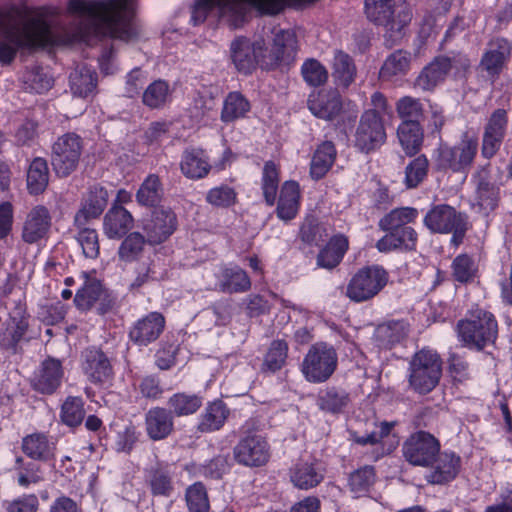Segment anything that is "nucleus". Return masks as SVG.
<instances>
[{
    "label": "nucleus",
    "instance_id": "nucleus-1",
    "mask_svg": "<svg viewBox=\"0 0 512 512\" xmlns=\"http://www.w3.org/2000/svg\"><path fill=\"white\" fill-rule=\"evenodd\" d=\"M69 10L87 18L95 35L126 42L138 35L134 0H70Z\"/></svg>",
    "mask_w": 512,
    "mask_h": 512
},
{
    "label": "nucleus",
    "instance_id": "nucleus-2",
    "mask_svg": "<svg viewBox=\"0 0 512 512\" xmlns=\"http://www.w3.org/2000/svg\"><path fill=\"white\" fill-rule=\"evenodd\" d=\"M0 62L10 64L19 49L44 47L52 41L49 23L37 13L17 25L12 15L0 16Z\"/></svg>",
    "mask_w": 512,
    "mask_h": 512
},
{
    "label": "nucleus",
    "instance_id": "nucleus-3",
    "mask_svg": "<svg viewBox=\"0 0 512 512\" xmlns=\"http://www.w3.org/2000/svg\"><path fill=\"white\" fill-rule=\"evenodd\" d=\"M291 6L290 0H195L191 11L193 25L203 23L209 12L216 9L219 17L231 27L238 28L245 21L249 7L261 14L276 15Z\"/></svg>",
    "mask_w": 512,
    "mask_h": 512
},
{
    "label": "nucleus",
    "instance_id": "nucleus-4",
    "mask_svg": "<svg viewBox=\"0 0 512 512\" xmlns=\"http://www.w3.org/2000/svg\"><path fill=\"white\" fill-rule=\"evenodd\" d=\"M418 216L419 211L414 207H399L385 214L378 222L379 228L386 232L376 243L378 251L415 250L418 234L409 224L414 223Z\"/></svg>",
    "mask_w": 512,
    "mask_h": 512
},
{
    "label": "nucleus",
    "instance_id": "nucleus-5",
    "mask_svg": "<svg viewBox=\"0 0 512 512\" xmlns=\"http://www.w3.org/2000/svg\"><path fill=\"white\" fill-rule=\"evenodd\" d=\"M457 330L467 346L482 350L497 339L498 324L491 312L475 308L469 311L466 319L458 322Z\"/></svg>",
    "mask_w": 512,
    "mask_h": 512
},
{
    "label": "nucleus",
    "instance_id": "nucleus-6",
    "mask_svg": "<svg viewBox=\"0 0 512 512\" xmlns=\"http://www.w3.org/2000/svg\"><path fill=\"white\" fill-rule=\"evenodd\" d=\"M442 376V360L429 349L416 352L409 362V387L418 394H428L436 388Z\"/></svg>",
    "mask_w": 512,
    "mask_h": 512
},
{
    "label": "nucleus",
    "instance_id": "nucleus-7",
    "mask_svg": "<svg viewBox=\"0 0 512 512\" xmlns=\"http://www.w3.org/2000/svg\"><path fill=\"white\" fill-rule=\"evenodd\" d=\"M423 224L431 233L452 234L451 242L455 246L463 242L471 226L466 213L448 204L432 206L425 214Z\"/></svg>",
    "mask_w": 512,
    "mask_h": 512
},
{
    "label": "nucleus",
    "instance_id": "nucleus-8",
    "mask_svg": "<svg viewBox=\"0 0 512 512\" xmlns=\"http://www.w3.org/2000/svg\"><path fill=\"white\" fill-rule=\"evenodd\" d=\"M241 431L242 436L233 448L235 461L250 468L264 466L271 456L267 439L255 431L253 420L245 422Z\"/></svg>",
    "mask_w": 512,
    "mask_h": 512
},
{
    "label": "nucleus",
    "instance_id": "nucleus-9",
    "mask_svg": "<svg viewBox=\"0 0 512 512\" xmlns=\"http://www.w3.org/2000/svg\"><path fill=\"white\" fill-rule=\"evenodd\" d=\"M388 281L389 274L382 266H365L351 277L345 295L352 302H366L376 297L385 288Z\"/></svg>",
    "mask_w": 512,
    "mask_h": 512
},
{
    "label": "nucleus",
    "instance_id": "nucleus-10",
    "mask_svg": "<svg viewBox=\"0 0 512 512\" xmlns=\"http://www.w3.org/2000/svg\"><path fill=\"white\" fill-rule=\"evenodd\" d=\"M338 355L335 348L326 342L313 344L301 364V372L310 383L326 382L335 372Z\"/></svg>",
    "mask_w": 512,
    "mask_h": 512
},
{
    "label": "nucleus",
    "instance_id": "nucleus-11",
    "mask_svg": "<svg viewBox=\"0 0 512 512\" xmlns=\"http://www.w3.org/2000/svg\"><path fill=\"white\" fill-rule=\"evenodd\" d=\"M83 150V141L76 133H66L57 138L52 145L51 164L59 177H67L79 164Z\"/></svg>",
    "mask_w": 512,
    "mask_h": 512
},
{
    "label": "nucleus",
    "instance_id": "nucleus-12",
    "mask_svg": "<svg viewBox=\"0 0 512 512\" xmlns=\"http://www.w3.org/2000/svg\"><path fill=\"white\" fill-rule=\"evenodd\" d=\"M477 151V138L465 134L455 146H439L437 149L436 167L438 170L465 171L472 164Z\"/></svg>",
    "mask_w": 512,
    "mask_h": 512
},
{
    "label": "nucleus",
    "instance_id": "nucleus-13",
    "mask_svg": "<svg viewBox=\"0 0 512 512\" xmlns=\"http://www.w3.org/2000/svg\"><path fill=\"white\" fill-rule=\"evenodd\" d=\"M81 369L91 384L104 389L113 386L115 373L111 359L100 348L89 347L82 351Z\"/></svg>",
    "mask_w": 512,
    "mask_h": 512
},
{
    "label": "nucleus",
    "instance_id": "nucleus-14",
    "mask_svg": "<svg viewBox=\"0 0 512 512\" xmlns=\"http://www.w3.org/2000/svg\"><path fill=\"white\" fill-rule=\"evenodd\" d=\"M386 141V131L382 117L375 111H365L359 120L354 134V145L363 153L379 149Z\"/></svg>",
    "mask_w": 512,
    "mask_h": 512
},
{
    "label": "nucleus",
    "instance_id": "nucleus-15",
    "mask_svg": "<svg viewBox=\"0 0 512 512\" xmlns=\"http://www.w3.org/2000/svg\"><path fill=\"white\" fill-rule=\"evenodd\" d=\"M439 440L429 432L418 431L403 443L405 459L414 466L428 467L440 452Z\"/></svg>",
    "mask_w": 512,
    "mask_h": 512
},
{
    "label": "nucleus",
    "instance_id": "nucleus-16",
    "mask_svg": "<svg viewBox=\"0 0 512 512\" xmlns=\"http://www.w3.org/2000/svg\"><path fill=\"white\" fill-rule=\"evenodd\" d=\"M265 42L258 40L251 42L247 38L239 37L230 46L231 59L238 72L251 74L258 64L262 66Z\"/></svg>",
    "mask_w": 512,
    "mask_h": 512
},
{
    "label": "nucleus",
    "instance_id": "nucleus-17",
    "mask_svg": "<svg viewBox=\"0 0 512 512\" xmlns=\"http://www.w3.org/2000/svg\"><path fill=\"white\" fill-rule=\"evenodd\" d=\"M177 216L170 208H156L143 223V231L150 245L165 242L177 229Z\"/></svg>",
    "mask_w": 512,
    "mask_h": 512
},
{
    "label": "nucleus",
    "instance_id": "nucleus-18",
    "mask_svg": "<svg viewBox=\"0 0 512 512\" xmlns=\"http://www.w3.org/2000/svg\"><path fill=\"white\" fill-rule=\"evenodd\" d=\"M297 38L292 30H279L275 33L270 52L263 57L262 67L274 69L280 65H290L297 54Z\"/></svg>",
    "mask_w": 512,
    "mask_h": 512
},
{
    "label": "nucleus",
    "instance_id": "nucleus-19",
    "mask_svg": "<svg viewBox=\"0 0 512 512\" xmlns=\"http://www.w3.org/2000/svg\"><path fill=\"white\" fill-rule=\"evenodd\" d=\"M511 54L510 41L504 37H494L487 42L479 67L490 77L497 78L505 68Z\"/></svg>",
    "mask_w": 512,
    "mask_h": 512
},
{
    "label": "nucleus",
    "instance_id": "nucleus-20",
    "mask_svg": "<svg viewBox=\"0 0 512 512\" xmlns=\"http://www.w3.org/2000/svg\"><path fill=\"white\" fill-rule=\"evenodd\" d=\"M508 125V117L505 109H496L488 118L484 127L481 153L483 157L490 159L500 149L504 140Z\"/></svg>",
    "mask_w": 512,
    "mask_h": 512
},
{
    "label": "nucleus",
    "instance_id": "nucleus-21",
    "mask_svg": "<svg viewBox=\"0 0 512 512\" xmlns=\"http://www.w3.org/2000/svg\"><path fill=\"white\" fill-rule=\"evenodd\" d=\"M63 376L64 370L61 361L48 357L34 372L31 386L41 394L51 395L60 387Z\"/></svg>",
    "mask_w": 512,
    "mask_h": 512
},
{
    "label": "nucleus",
    "instance_id": "nucleus-22",
    "mask_svg": "<svg viewBox=\"0 0 512 512\" xmlns=\"http://www.w3.org/2000/svg\"><path fill=\"white\" fill-rule=\"evenodd\" d=\"M307 105L311 113L323 120L335 119L342 110V100L336 89H323L309 95Z\"/></svg>",
    "mask_w": 512,
    "mask_h": 512
},
{
    "label": "nucleus",
    "instance_id": "nucleus-23",
    "mask_svg": "<svg viewBox=\"0 0 512 512\" xmlns=\"http://www.w3.org/2000/svg\"><path fill=\"white\" fill-rule=\"evenodd\" d=\"M97 302H99V307L97 308L99 314H105L114 305L113 300L103 289L99 281L87 279L83 287L77 291L74 303L81 310H89Z\"/></svg>",
    "mask_w": 512,
    "mask_h": 512
},
{
    "label": "nucleus",
    "instance_id": "nucleus-24",
    "mask_svg": "<svg viewBox=\"0 0 512 512\" xmlns=\"http://www.w3.org/2000/svg\"><path fill=\"white\" fill-rule=\"evenodd\" d=\"M426 475L428 483L443 485L456 478L461 467V458L454 452H439L430 464Z\"/></svg>",
    "mask_w": 512,
    "mask_h": 512
},
{
    "label": "nucleus",
    "instance_id": "nucleus-25",
    "mask_svg": "<svg viewBox=\"0 0 512 512\" xmlns=\"http://www.w3.org/2000/svg\"><path fill=\"white\" fill-rule=\"evenodd\" d=\"M108 203V192L100 186L94 185L89 188L82 198L81 207L74 216V225H82L92 219L98 218Z\"/></svg>",
    "mask_w": 512,
    "mask_h": 512
},
{
    "label": "nucleus",
    "instance_id": "nucleus-26",
    "mask_svg": "<svg viewBox=\"0 0 512 512\" xmlns=\"http://www.w3.org/2000/svg\"><path fill=\"white\" fill-rule=\"evenodd\" d=\"M164 327V316L159 312H151L133 325L129 337L137 345L146 346L158 339Z\"/></svg>",
    "mask_w": 512,
    "mask_h": 512
},
{
    "label": "nucleus",
    "instance_id": "nucleus-27",
    "mask_svg": "<svg viewBox=\"0 0 512 512\" xmlns=\"http://www.w3.org/2000/svg\"><path fill=\"white\" fill-rule=\"evenodd\" d=\"M51 227L49 210L42 205L33 207L28 213L22 229V239L34 244L46 237Z\"/></svg>",
    "mask_w": 512,
    "mask_h": 512
},
{
    "label": "nucleus",
    "instance_id": "nucleus-28",
    "mask_svg": "<svg viewBox=\"0 0 512 512\" xmlns=\"http://www.w3.org/2000/svg\"><path fill=\"white\" fill-rule=\"evenodd\" d=\"M490 165L479 167L473 178L476 184V201L481 211L488 214L498 203L499 189L490 181Z\"/></svg>",
    "mask_w": 512,
    "mask_h": 512
},
{
    "label": "nucleus",
    "instance_id": "nucleus-29",
    "mask_svg": "<svg viewBox=\"0 0 512 512\" xmlns=\"http://www.w3.org/2000/svg\"><path fill=\"white\" fill-rule=\"evenodd\" d=\"M174 429L172 412L163 407H153L145 414V430L153 441L166 439Z\"/></svg>",
    "mask_w": 512,
    "mask_h": 512
},
{
    "label": "nucleus",
    "instance_id": "nucleus-30",
    "mask_svg": "<svg viewBox=\"0 0 512 512\" xmlns=\"http://www.w3.org/2000/svg\"><path fill=\"white\" fill-rule=\"evenodd\" d=\"M131 213L118 204H113L103 219V231L109 239H121L133 227Z\"/></svg>",
    "mask_w": 512,
    "mask_h": 512
},
{
    "label": "nucleus",
    "instance_id": "nucleus-31",
    "mask_svg": "<svg viewBox=\"0 0 512 512\" xmlns=\"http://www.w3.org/2000/svg\"><path fill=\"white\" fill-rule=\"evenodd\" d=\"M300 187L296 181H286L282 184L276 207V215L282 221L294 219L300 208Z\"/></svg>",
    "mask_w": 512,
    "mask_h": 512
},
{
    "label": "nucleus",
    "instance_id": "nucleus-32",
    "mask_svg": "<svg viewBox=\"0 0 512 512\" xmlns=\"http://www.w3.org/2000/svg\"><path fill=\"white\" fill-rule=\"evenodd\" d=\"M180 169L182 174L192 180L206 177L211 165L206 152L201 148H187L184 150Z\"/></svg>",
    "mask_w": 512,
    "mask_h": 512
},
{
    "label": "nucleus",
    "instance_id": "nucleus-33",
    "mask_svg": "<svg viewBox=\"0 0 512 512\" xmlns=\"http://www.w3.org/2000/svg\"><path fill=\"white\" fill-rule=\"evenodd\" d=\"M23 453L35 460L48 462L55 458L56 445L43 433H33L22 439Z\"/></svg>",
    "mask_w": 512,
    "mask_h": 512
},
{
    "label": "nucleus",
    "instance_id": "nucleus-34",
    "mask_svg": "<svg viewBox=\"0 0 512 512\" xmlns=\"http://www.w3.org/2000/svg\"><path fill=\"white\" fill-rule=\"evenodd\" d=\"M448 58L446 56L435 57L426 65L415 79V87L422 91H432L443 82L448 72Z\"/></svg>",
    "mask_w": 512,
    "mask_h": 512
},
{
    "label": "nucleus",
    "instance_id": "nucleus-35",
    "mask_svg": "<svg viewBox=\"0 0 512 512\" xmlns=\"http://www.w3.org/2000/svg\"><path fill=\"white\" fill-rule=\"evenodd\" d=\"M290 479L298 489L308 490L322 482L324 471L317 462H299L291 468Z\"/></svg>",
    "mask_w": 512,
    "mask_h": 512
},
{
    "label": "nucleus",
    "instance_id": "nucleus-36",
    "mask_svg": "<svg viewBox=\"0 0 512 512\" xmlns=\"http://www.w3.org/2000/svg\"><path fill=\"white\" fill-rule=\"evenodd\" d=\"M412 55L409 51L398 49L390 53L384 60L380 70L381 81H393L402 77L410 70Z\"/></svg>",
    "mask_w": 512,
    "mask_h": 512
},
{
    "label": "nucleus",
    "instance_id": "nucleus-37",
    "mask_svg": "<svg viewBox=\"0 0 512 512\" xmlns=\"http://www.w3.org/2000/svg\"><path fill=\"white\" fill-rule=\"evenodd\" d=\"M331 69L334 83L338 87L347 89L354 83L357 76V68L353 58L348 53L336 50Z\"/></svg>",
    "mask_w": 512,
    "mask_h": 512
},
{
    "label": "nucleus",
    "instance_id": "nucleus-38",
    "mask_svg": "<svg viewBox=\"0 0 512 512\" xmlns=\"http://www.w3.org/2000/svg\"><path fill=\"white\" fill-rule=\"evenodd\" d=\"M397 137L409 157L415 156L422 148L424 133L418 121L401 122L397 128Z\"/></svg>",
    "mask_w": 512,
    "mask_h": 512
},
{
    "label": "nucleus",
    "instance_id": "nucleus-39",
    "mask_svg": "<svg viewBox=\"0 0 512 512\" xmlns=\"http://www.w3.org/2000/svg\"><path fill=\"white\" fill-rule=\"evenodd\" d=\"M348 249V240L343 235L332 237L317 255V265L325 269H333L340 264Z\"/></svg>",
    "mask_w": 512,
    "mask_h": 512
},
{
    "label": "nucleus",
    "instance_id": "nucleus-40",
    "mask_svg": "<svg viewBox=\"0 0 512 512\" xmlns=\"http://www.w3.org/2000/svg\"><path fill=\"white\" fill-rule=\"evenodd\" d=\"M4 325V329L0 327V346L15 354L17 353L18 343L27 331L28 322L23 316L19 315V317H9Z\"/></svg>",
    "mask_w": 512,
    "mask_h": 512
},
{
    "label": "nucleus",
    "instance_id": "nucleus-41",
    "mask_svg": "<svg viewBox=\"0 0 512 512\" xmlns=\"http://www.w3.org/2000/svg\"><path fill=\"white\" fill-rule=\"evenodd\" d=\"M69 81L73 94L85 98L96 89L97 74L87 65L81 64L70 73Z\"/></svg>",
    "mask_w": 512,
    "mask_h": 512
},
{
    "label": "nucleus",
    "instance_id": "nucleus-42",
    "mask_svg": "<svg viewBox=\"0 0 512 512\" xmlns=\"http://www.w3.org/2000/svg\"><path fill=\"white\" fill-rule=\"evenodd\" d=\"M228 416L229 409L225 403L221 400L214 401L209 403L201 414L197 428L203 433L219 430L225 424Z\"/></svg>",
    "mask_w": 512,
    "mask_h": 512
},
{
    "label": "nucleus",
    "instance_id": "nucleus-43",
    "mask_svg": "<svg viewBox=\"0 0 512 512\" xmlns=\"http://www.w3.org/2000/svg\"><path fill=\"white\" fill-rule=\"evenodd\" d=\"M218 279L219 290L224 293H241L251 287V281L247 273L239 267L222 269Z\"/></svg>",
    "mask_w": 512,
    "mask_h": 512
},
{
    "label": "nucleus",
    "instance_id": "nucleus-44",
    "mask_svg": "<svg viewBox=\"0 0 512 512\" xmlns=\"http://www.w3.org/2000/svg\"><path fill=\"white\" fill-rule=\"evenodd\" d=\"M408 334V324L402 320L389 321L376 328L375 339L380 347L391 348Z\"/></svg>",
    "mask_w": 512,
    "mask_h": 512
},
{
    "label": "nucleus",
    "instance_id": "nucleus-45",
    "mask_svg": "<svg viewBox=\"0 0 512 512\" xmlns=\"http://www.w3.org/2000/svg\"><path fill=\"white\" fill-rule=\"evenodd\" d=\"M336 149L331 141H325L316 149L310 167L313 179H321L330 170L336 159Z\"/></svg>",
    "mask_w": 512,
    "mask_h": 512
},
{
    "label": "nucleus",
    "instance_id": "nucleus-46",
    "mask_svg": "<svg viewBox=\"0 0 512 512\" xmlns=\"http://www.w3.org/2000/svg\"><path fill=\"white\" fill-rule=\"evenodd\" d=\"M375 481V468L371 465H365L349 474L347 487L354 497H362L370 492Z\"/></svg>",
    "mask_w": 512,
    "mask_h": 512
},
{
    "label": "nucleus",
    "instance_id": "nucleus-47",
    "mask_svg": "<svg viewBox=\"0 0 512 512\" xmlns=\"http://www.w3.org/2000/svg\"><path fill=\"white\" fill-rule=\"evenodd\" d=\"M250 109V102L243 94L237 91L230 92L223 102L221 121L230 123L244 118Z\"/></svg>",
    "mask_w": 512,
    "mask_h": 512
},
{
    "label": "nucleus",
    "instance_id": "nucleus-48",
    "mask_svg": "<svg viewBox=\"0 0 512 512\" xmlns=\"http://www.w3.org/2000/svg\"><path fill=\"white\" fill-rule=\"evenodd\" d=\"M49 182V169L44 158L36 157L32 160L27 171V188L30 194L42 193Z\"/></svg>",
    "mask_w": 512,
    "mask_h": 512
},
{
    "label": "nucleus",
    "instance_id": "nucleus-49",
    "mask_svg": "<svg viewBox=\"0 0 512 512\" xmlns=\"http://www.w3.org/2000/svg\"><path fill=\"white\" fill-rule=\"evenodd\" d=\"M171 99V89L165 80L158 79L150 83L144 90L142 102L150 109L163 108Z\"/></svg>",
    "mask_w": 512,
    "mask_h": 512
},
{
    "label": "nucleus",
    "instance_id": "nucleus-50",
    "mask_svg": "<svg viewBox=\"0 0 512 512\" xmlns=\"http://www.w3.org/2000/svg\"><path fill=\"white\" fill-rule=\"evenodd\" d=\"M163 195V188L160 178L156 174L148 175L140 185L137 193V202L146 207H152L160 203Z\"/></svg>",
    "mask_w": 512,
    "mask_h": 512
},
{
    "label": "nucleus",
    "instance_id": "nucleus-51",
    "mask_svg": "<svg viewBox=\"0 0 512 512\" xmlns=\"http://www.w3.org/2000/svg\"><path fill=\"white\" fill-rule=\"evenodd\" d=\"M202 403V397L196 394L175 393L168 399L169 411L178 417L194 414Z\"/></svg>",
    "mask_w": 512,
    "mask_h": 512
},
{
    "label": "nucleus",
    "instance_id": "nucleus-52",
    "mask_svg": "<svg viewBox=\"0 0 512 512\" xmlns=\"http://www.w3.org/2000/svg\"><path fill=\"white\" fill-rule=\"evenodd\" d=\"M279 180L277 165L273 161H267L263 167L261 189L265 203L270 207L276 202Z\"/></svg>",
    "mask_w": 512,
    "mask_h": 512
},
{
    "label": "nucleus",
    "instance_id": "nucleus-53",
    "mask_svg": "<svg viewBox=\"0 0 512 512\" xmlns=\"http://www.w3.org/2000/svg\"><path fill=\"white\" fill-rule=\"evenodd\" d=\"M87 223L75 225L77 228L75 239L81 246L82 253L86 258L96 259L100 253L99 237L96 229L88 227Z\"/></svg>",
    "mask_w": 512,
    "mask_h": 512
},
{
    "label": "nucleus",
    "instance_id": "nucleus-54",
    "mask_svg": "<svg viewBox=\"0 0 512 512\" xmlns=\"http://www.w3.org/2000/svg\"><path fill=\"white\" fill-rule=\"evenodd\" d=\"M85 413L83 399L77 396H68L61 405L60 419L69 427H77L83 422Z\"/></svg>",
    "mask_w": 512,
    "mask_h": 512
},
{
    "label": "nucleus",
    "instance_id": "nucleus-55",
    "mask_svg": "<svg viewBox=\"0 0 512 512\" xmlns=\"http://www.w3.org/2000/svg\"><path fill=\"white\" fill-rule=\"evenodd\" d=\"M429 160L421 154L411 160L405 167L404 185L407 189L417 188L427 177Z\"/></svg>",
    "mask_w": 512,
    "mask_h": 512
},
{
    "label": "nucleus",
    "instance_id": "nucleus-56",
    "mask_svg": "<svg viewBox=\"0 0 512 512\" xmlns=\"http://www.w3.org/2000/svg\"><path fill=\"white\" fill-rule=\"evenodd\" d=\"M146 242V235L143 236L140 232H131L125 237L119 246V259L123 262H132L137 260L141 256Z\"/></svg>",
    "mask_w": 512,
    "mask_h": 512
},
{
    "label": "nucleus",
    "instance_id": "nucleus-57",
    "mask_svg": "<svg viewBox=\"0 0 512 512\" xmlns=\"http://www.w3.org/2000/svg\"><path fill=\"white\" fill-rule=\"evenodd\" d=\"M148 483L153 496L170 497L174 491L170 473L161 467L149 470Z\"/></svg>",
    "mask_w": 512,
    "mask_h": 512
},
{
    "label": "nucleus",
    "instance_id": "nucleus-58",
    "mask_svg": "<svg viewBox=\"0 0 512 512\" xmlns=\"http://www.w3.org/2000/svg\"><path fill=\"white\" fill-rule=\"evenodd\" d=\"M349 402V395L342 389L327 388L319 394L317 404L323 411L338 413Z\"/></svg>",
    "mask_w": 512,
    "mask_h": 512
},
{
    "label": "nucleus",
    "instance_id": "nucleus-59",
    "mask_svg": "<svg viewBox=\"0 0 512 512\" xmlns=\"http://www.w3.org/2000/svg\"><path fill=\"white\" fill-rule=\"evenodd\" d=\"M288 344L284 340H274L264 357L262 364L263 371L276 372L280 370L287 358Z\"/></svg>",
    "mask_w": 512,
    "mask_h": 512
},
{
    "label": "nucleus",
    "instance_id": "nucleus-60",
    "mask_svg": "<svg viewBox=\"0 0 512 512\" xmlns=\"http://www.w3.org/2000/svg\"><path fill=\"white\" fill-rule=\"evenodd\" d=\"M451 268L453 278L460 283L472 282L478 271L474 259L468 254L456 256L452 262Z\"/></svg>",
    "mask_w": 512,
    "mask_h": 512
},
{
    "label": "nucleus",
    "instance_id": "nucleus-61",
    "mask_svg": "<svg viewBox=\"0 0 512 512\" xmlns=\"http://www.w3.org/2000/svg\"><path fill=\"white\" fill-rule=\"evenodd\" d=\"M185 500L189 512H209L207 490L201 482H195L186 489Z\"/></svg>",
    "mask_w": 512,
    "mask_h": 512
},
{
    "label": "nucleus",
    "instance_id": "nucleus-62",
    "mask_svg": "<svg viewBox=\"0 0 512 512\" xmlns=\"http://www.w3.org/2000/svg\"><path fill=\"white\" fill-rule=\"evenodd\" d=\"M328 235L326 226L314 218H307L300 227V238L308 245L318 246L327 239Z\"/></svg>",
    "mask_w": 512,
    "mask_h": 512
},
{
    "label": "nucleus",
    "instance_id": "nucleus-63",
    "mask_svg": "<svg viewBox=\"0 0 512 512\" xmlns=\"http://www.w3.org/2000/svg\"><path fill=\"white\" fill-rule=\"evenodd\" d=\"M301 74L304 81L313 87H318L327 82L328 71L318 60L307 59L301 67Z\"/></svg>",
    "mask_w": 512,
    "mask_h": 512
},
{
    "label": "nucleus",
    "instance_id": "nucleus-64",
    "mask_svg": "<svg viewBox=\"0 0 512 512\" xmlns=\"http://www.w3.org/2000/svg\"><path fill=\"white\" fill-rule=\"evenodd\" d=\"M396 111L398 116L405 121H418L423 117V105L419 99L404 96L397 101Z\"/></svg>",
    "mask_w": 512,
    "mask_h": 512
}]
</instances>
